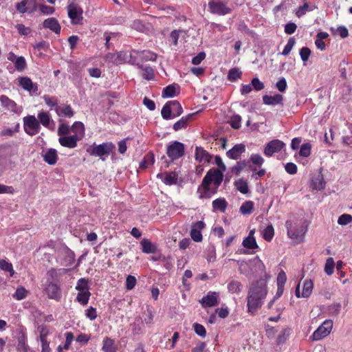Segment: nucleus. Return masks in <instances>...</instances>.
<instances>
[{"instance_id": "obj_40", "label": "nucleus", "mask_w": 352, "mask_h": 352, "mask_svg": "<svg viewBox=\"0 0 352 352\" xmlns=\"http://www.w3.org/2000/svg\"><path fill=\"white\" fill-rule=\"evenodd\" d=\"M242 76V72L236 67L232 68L229 70L228 74V80L231 82H234L240 79Z\"/></svg>"}, {"instance_id": "obj_53", "label": "nucleus", "mask_w": 352, "mask_h": 352, "mask_svg": "<svg viewBox=\"0 0 352 352\" xmlns=\"http://www.w3.org/2000/svg\"><path fill=\"white\" fill-rule=\"evenodd\" d=\"M14 63V67L18 72L23 71L27 67V63L23 56H19Z\"/></svg>"}, {"instance_id": "obj_14", "label": "nucleus", "mask_w": 352, "mask_h": 352, "mask_svg": "<svg viewBox=\"0 0 352 352\" xmlns=\"http://www.w3.org/2000/svg\"><path fill=\"white\" fill-rule=\"evenodd\" d=\"M46 294L49 298L59 301L62 297L59 285L55 283H50L45 288Z\"/></svg>"}, {"instance_id": "obj_64", "label": "nucleus", "mask_w": 352, "mask_h": 352, "mask_svg": "<svg viewBox=\"0 0 352 352\" xmlns=\"http://www.w3.org/2000/svg\"><path fill=\"white\" fill-rule=\"evenodd\" d=\"M251 85L252 89L256 91H261L265 87L263 82H261L258 78H252L251 81Z\"/></svg>"}, {"instance_id": "obj_35", "label": "nucleus", "mask_w": 352, "mask_h": 352, "mask_svg": "<svg viewBox=\"0 0 352 352\" xmlns=\"http://www.w3.org/2000/svg\"><path fill=\"white\" fill-rule=\"evenodd\" d=\"M243 289V285L238 280H232L228 285V290L232 294H240Z\"/></svg>"}, {"instance_id": "obj_62", "label": "nucleus", "mask_w": 352, "mask_h": 352, "mask_svg": "<svg viewBox=\"0 0 352 352\" xmlns=\"http://www.w3.org/2000/svg\"><path fill=\"white\" fill-rule=\"evenodd\" d=\"M352 222V216L349 214L340 215L338 220V223L341 226H345Z\"/></svg>"}, {"instance_id": "obj_18", "label": "nucleus", "mask_w": 352, "mask_h": 352, "mask_svg": "<svg viewBox=\"0 0 352 352\" xmlns=\"http://www.w3.org/2000/svg\"><path fill=\"white\" fill-rule=\"evenodd\" d=\"M0 102L3 107L13 113H19L21 111V109L18 107L16 103L6 96L3 95L0 96Z\"/></svg>"}, {"instance_id": "obj_36", "label": "nucleus", "mask_w": 352, "mask_h": 352, "mask_svg": "<svg viewBox=\"0 0 352 352\" xmlns=\"http://www.w3.org/2000/svg\"><path fill=\"white\" fill-rule=\"evenodd\" d=\"M234 186L242 194H247L249 192V186L246 180L241 178L234 182Z\"/></svg>"}, {"instance_id": "obj_44", "label": "nucleus", "mask_w": 352, "mask_h": 352, "mask_svg": "<svg viewBox=\"0 0 352 352\" xmlns=\"http://www.w3.org/2000/svg\"><path fill=\"white\" fill-rule=\"evenodd\" d=\"M254 210V203L252 201H245L240 207V212L243 214H249Z\"/></svg>"}, {"instance_id": "obj_47", "label": "nucleus", "mask_w": 352, "mask_h": 352, "mask_svg": "<svg viewBox=\"0 0 352 352\" xmlns=\"http://www.w3.org/2000/svg\"><path fill=\"white\" fill-rule=\"evenodd\" d=\"M291 329L288 327L283 328L277 337L278 344L284 343L289 337Z\"/></svg>"}, {"instance_id": "obj_21", "label": "nucleus", "mask_w": 352, "mask_h": 352, "mask_svg": "<svg viewBox=\"0 0 352 352\" xmlns=\"http://www.w3.org/2000/svg\"><path fill=\"white\" fill-rule=\"evenodd\" d=\"M19 85L25 91L30 93H36L38 91V85L33 83L28 77H21L19 78Z\"/></svg>"}, {"instance_id": "obj_19", "label": "nucleus", "mask_w": 352, "mask_h": 352, "mask_svg": "<svg viewBox=\"0 0 352 352\" xmlns=\"http://www.w3.org/2000/svg\"><path fill=\"white\" fill-rule=\"evenodd\" d=\"M136 53V56L133 60H136V61H140L141 63L142 62L146 61H155L157 58V54L153 52L148 50H143V51H137L135 52Z\"/></svg>"}, {"instance_id": "obj_31", "label": "nucleus", "mask_w": 352, "mask_h": 352, "mask_svg": "<svg viewBox=\"0 0 352 352\" xmlns=\"http://www.w3.org/2000/svg\"><path fill=\"white\" fill-rule=\"evenodd\" d=\"M193 115L194 113H190L186 116H183L179 120H178L173 124V129L175 131H177L181 129H186L187 127L188 122H189V120H190Z\"/></svg>"}, {"instance_id": "obj_42", "label": "nucleus", "mask_w": 352, "mask_h": 352, "mask_svg": "<svg viewBox=\"0 0 352 352\" xmlns=\"http://www.w3.org/2000/svg\"><path fill=\"white\" fill-rule=\"evenodd\" d=\"M60 124L58 128V135L60 137L67 136L66 135L69 134L71 132V126L66 123L63 122V120H59Z\"/></svg>"}, {"instance_id": "obj_26", "label": "nucleus", "mask_w": 352, "mask_h": 352, "mask_svg": "<svg viewBox=\"0 0 352 352\" xmlns=\"http://www.w3.org/2000/svg\"><path fill=\"white\" fill-rule=\"evenodd\" d=\"M283 100V96L279 94H274V96L264 95L263 96V102L267 105H276L282 103Z\"/></svg>"}, {"instance_id": "obj_29", "label": "nucleus", "mask_w": 352, "mask_h": 352, "mask_svg": "<svg viewBox=\"0 0 352 352\" xmlns=\"http://www.w3.org/2000/svg\"><path fill=\"white\" fill-rule=\"evenodd\" d=\"M142 251L145 254H153L157 251V245L148 239H143L140 243Z\"/></svg>"}, {"instance_id": "obj_9", "label": "nucleus", "mask_w": 352, "mask_h": 352, "mask_svg": "<svg viewBox=\"0 0 352 352\" xmlns=\"http://www.w3.org/2000/svg\"><path fill=\"white\" fill-rule=\"evenodd\" d=\"M67 10L72 23L74 25L81 24L83 19L82 8L76 4L70 3L67 6Z\"/></svg>"}, {"instance_id": "obj_7", "label": "nucleus", "mask_w": 352, "mask_h": 352, "mask_svg": "<svg viewBox=\"0 0 352 352\" xmlns=\"http://www.w3.org/2000/svg\"><path fill=\"white\" fill-rule=\"evenodd\" d=\"M184 144L175 141L167 146L166 154L172 161L182 157L184 155Z\"/></svg>"}, {"instance_id": "obj_23", "label": "nucleus", "mask_w": 352, "mask_h": 352, "mask_svg": "<svg viewBox=\"0 0 352 352\" xmlns=\"http://www.w3.org/2000/svg\"><path fill=\"white\" fill-rule=\"evenodd\" d=\"M245 265H248L251 267L254 268V270L251 272V274L254 273H260L262 274L265 272V267L262 261L258 258V256H256L252 261H250L248 263H245Z\"/></svg>"}, {"instance_id": "obj_4", "label": "nucleus", "mask_w": 352, "mask_h": 352, "mask_svg": "<svg viewBox=\"0 0 352 352\" xmlns=\"http://www.w3.org/2000/svg\"><path fill=\"white\" fill-rule=\"evenodd\" d=\"M208 180H209V176H205L197 189L199 199H209L217 192L218 189L211 185Z\"/></svg>"}, {"instance_id": "obj_17", "label": "nucleus", "mask_w": 352, "mask_h": 352, "mask_svg": "<svg viewBox=\"0 0 352 352\" xmlns=\"http://www.w3.org/2000/svg\"><path fill=\"white\" fill-rule=\"evenodd\" d=\"M245 152V145L243 144H237L226 152V155L230 159L239 160Z\"/></svg>"}, {"instance_id": "obj_39", "label": "nucleus", "mask_w": 352, "mask_h": 352, "mask_svg": "<svg viewBox=\"0 0 352 352\" xmlns=\"http://www.w3.org/2000/svg\"><path fill=\"white\" fill-rule=\"evenodd\" d=\"M169 102L171 106L173 118L179 117L183 112L180 103L177 100H170Z\"/></svg>"}, {"instance_id": "obj_58", "label": "nucleus", "mask_w": 352, "mask_h": 352, "mask_svg": "<svg viewBox=\"0 0 352 352\" xmlns=\"http://www.w3.org/2000/svg\"><path fill=\"white\" fill-rule=\"evenodd\" d=\"M241 117L239 115H234L229 121L230 125L234 129H239L241 127Z\"/></svg>"}, {"instance_id": "obj_13", "label": "nucleus", "mask_w": 352, "mask_h": 352, "mask_svg": "<svg viewBox=\"0 0 352 352\" xmlns=\"http://www.w3.org/2000/svg\"><path fill=\"white\" fill-rule=\"evenodd\" d=\"M37 118L40 125L42 124L43 126L49 129L50 130H54L55 123L54 120H52L50 113L41 111L38 113Z\"/></svg>"}, {"instance_id": "obj_28", "label": "nucleus", "mask_w": 352, "mask_h": 352, "mask_svg": "<svg viewBox=\"0 0 352 352\" xmlns=\"http://www.w3.org/2000/svg\"><path fill=\"white\" fill-rule=\"evenodd\" d=\"M325 181L324 179L323 175L320 173L314 176L311 179V187L317 190H323L325 188Z\"/></svg>"}, {"instance_id": "obj_60", "label": "nucleus", "mask_w": 352, "mask_h": 352, "mask_svg": "<svg viewBox=\"0 0 352 352\" xmlns=\"http://www.w3.org/2000/svg\"><path fill=\"white\" fill-rule=\"evenodd\" d=\"M311 149V144L309 143H305L300 146L299 155L302 157H307L310 155Z\"/></svg>"}, {"instance_id": "obj_52", "label": "nucleus", "mask_w": 352, "mask_h": 352, "mask_svg": "<svg viewBox=\"0 0 352 352\" xmlns=\"http://www.w3.org/2000/svg\"><path fill=\"white\" fill-rule=\"evenodd\" d=\"M274 235V230L272 224L267 226L263 231V237L267 241H270Z\"/></svg>"}, {"instance_id": "obj_5", "label": "nucleus", "mask_w": 352, "mask_h": 352, "mask_svg": "<svg viewBox=\"0 0 352 352\" xmlns=\"http://www.w3.org/2000/svg\"><path fill=\"white\" fill-rule=\"evenodd\" d=\"M23 128L27 134L33 136L40 131L41 125L34 116H28L23 118Z\"/></svg>"}, {"instance_id": "obj_63", "label": "nucleus", "mask_w": 352, "mask_h": 352, "mask_svg": "<svg viewBox=\"0 0 352 352\" xmlns=\"http://www.w3.org/2000/svg\"><path fill=\"white\" fill-rule=\"evenodd\" d=\"M247 165L248 162L245 160L239 161L236 165L232 168V172L235 174H239Z\"/></svg>"}, {"instance_id": "obj_37", "label": "nucleus", "mask_w": 352, "mask_h": 352, "mask_svg": "<svg viewBox=\"0 0 352 352\" xmlns=\"http://www.w3.org/2000/svg\"><path fill=\"white\" fill-rule=\"evenodd\" d=\"M179 89V86L176 84L169 85L166 87L162 91V96L166 98H172L177 96L176 89Z\"/></svg>"}, {"instance_id": "obj_15", "label": "nucleus", "mask_w": 352, "mask_h": 352, "mask_svg": "<svg viewBox=\"0 0 352 352\" xmlns=\"http://www.w3.org/2000/svg\"><path fill=\"white\" fill-rule=\"evenodd\" d=\"M80 140V137H78V135H72L60 137L58 142L62 146L74 148L77 146V143Z\"/></svg>"}, {"instance_id": "obj_1", "label": "nucleus", "mask_w": 352, "mask_h": 352, "mask_svg": "<svg viewBox=\"0 0 352 352\" xmlns=\"http://www.w3.org/2000/svg\"><path fill=\"white\" fill-rule=\"evenodd\" d=\"M267 293L266 284L263 280H257L250 285L247 296L248 312L254 314L261 307Z\"/></svg>"}, {"instance_id": "obj_8", "label": "nucleus", "mask_w": 352, "mask_h": 352, "mask_svg": "<svg viewBox=\"0 0 352 352\" xmlns=\"http://www.w3.org/2000/svg\"><path fill=\"white\" fill-rule=\"evenodd\" d=\"M208 7L212 14L226 15L231 12L228 3L223 0H213L208 3Z\"/></svg>"}, {"instance_id": "obj_3", "label": "nucleus", "mask_w": 352, "mask_h": 352, "mask_svg": "<svg viewBox=\"0 0 352 352\" xmlns=\"http://www.w3.org/2000/svg\"><path fill=\"white\" fill-rule=\"evenodd\" d=\"M115 148V145L111 142H106L100 144L94 143L87 147L86 151L91 156L99 157L102 160L104 156L107 157Z\"/></svg>"}, {"instance_id": "obj_57", "label": "nucleus", "mask_w": 352, "mask_h": 352, "mask_svg": "<svg viewBox=\"0 0 352 352\" xmlns=\"http://www.w3.org/2000/svg\"><path fill=\"white\" fill-rule=\"evenodd\" d=\"M43 99L45 104L50 108L54 107L55 109L58 107V100L55 97H52L49 95H44Z\"/></svg>"}, {"instance_id": "obj_48", "label": "nucleus", "mask_w": 352, "mask_h": 352, "mask_svg": "<svg viewBox=\"0 0 352 352\" xmlns=\"http://www.w3.org/2000/svg\"><path fill=\"white\" fill-rule=\"evenodd\" d=\"M177 175L175 172H170L166 175L163 182L166 185H173L177 183Z\"/></svg>"}, {"instance_id": "obj_27", "label": "nucleus", "mask_w": 352, "mask_h": 352, "mask_svg": "<svg viewBox=\"0 0 352 352\" xmlns=\"http://www.w3.org/2000/svg\"><path fill=\"white\" fill-rule=\"evenodd\" d=\"M195 160L199 162H209L210 155L201 146H197L195 148Z\"/></svg>"}, {"instance_id": "obj_25", "label": "nucleus", "mask_w": 352, "mask_h": 352, "mask_svg": "<svg viewBox=\"0 0 352 352\" xmlns=\"http://www.w3.org/2000/svg\"><path fill=\"white\" fill-rule=\"evenodd\" d=\"M132 333L134 336H139L143 333V320L140 316L135 318L134 321L130 324Z\"/></svg>"}, {"instance_id": "obj_32", "label": "nucleus", "mask_w": 352, "mask_h": 352, "mask_svg": "<svg viewBox=\"0 0 352 352\" xmlns=\"http://www.w3.org/2000/svg\"><path fill=\"white\" fill-rule=\"evenodd\" d=\"M213 211H220L224 212L228 207V203L224 198H218L212 201Z\"/></svg>"}, {"instance_id": "obj_12", "label": "nucleus", "mask_w": 352, "mask_h": 352, "mask_svg": "<svg viewBox=\"0 0 352 352\" xmlns=\"http://www.w3.org/2000/svg\"><path fill=\"white\" fill-rule=\"evenodd\" d=\"M219 294L215 292H209L208 294L204 296L200 300L201 306L204 308L214 307L218 304Z\"/></svg>"}, {"instance_id": "obj_55", "label": "nucleus", "mask_w": 352, "mask_h": 352, "mask_svg": "<svg viewBox=\"0 0 352 352\" xmlns=\"http://www.w3.org/2000/svg\"><path fill=\"white\" fill-rule=\"evenodd\" d=\"M335 263L333 258L329 257L327 259L324 265V272L328 275H331L334 272Z\"/></svg>"}, {"instance_id": "obj_46", "label": "nucleus", "mask_w": 352, "mask_h": 352, "mask_svg": "<svg viewBox=\"0 0 352 352\" xmlns=\"http://www.w3.org/2000/svg\"><path fill=\"white\" fill-rule=\"evenodd\" d=\"M78 292H89V288L88 287V281L84 278H80L76 284L75 287Z\"/></svg>"}, {"instance_id": "obj_10", "label": "nucleus", "mask_w": 352, "mask_h": 352, "mask_svg": "<svg viewBox=\"0 0 352 352\" xmlns=\"http://www.w3.org/2000/svg\"><path fill=\"white\" fill-rule=\"evenodd\" d=\"M285 146V144L279 140H273L267 143L264 148V154L271 157L273 154L280 151Z\"/></svg>"}, {"instance_id": "obj_24", "label": "nucleus", "mask_w": 352, "mask_h": 352, "mask_svg": "<svg viewBox=\"0 0 352 352\" xmlns=\"http://www.w3.org/2000/svg\"><path fill=\"white\" fill-rule=\"evenodd\" d=\"M55 111L57 116L59 117L70 118H72L74 115V111L69 104H63L58 106L55 109Z\"/></svg>"}, {"instance_id": "obj_11", "label": "nucleus", "mask_w": 352, "mask_h": 352, "mask_svg": "<svg viewBox=\"0 0 352 352\" xmlns=\"http://www.w3.org/2000/svg\"><path fill=\"white\" fill-rule=\"evenodd\" d=\"M205 176H209V180H208V182L217 189L223 179V173L219 169H210L207 172Z\"/></svg>"}, {"instance_id": "obj_59", "label": "nucleus", "mask_w": 352, "mask_h": 352, "mask_svg": "<svg viewBox=\"0 0 352 352\" xmlns=\"http://www.w3.org/2000/svg\"><path fill=\"white\" fill-rule=\"evenodd\" d=\"M28 294V291L23 287H21L17 288L15 293L12 295L13 298L16 300H21L24 299Z\"/></svg>"}, {"instance_id": "obj_22", "label": "nucleus", "mask_w": 352, "mask_h": 352, "mask_svg": "<svg viewBox=\"0 0 352 352\" xmlns=\"http://www.w3.org/2000/svg\"><path fill=\"white\" fill-rule=\"evenodd\" d=\"M43 28L50 29L56 34H59L60 32V25L56 18L51 17L45 19L43 23Z\"/></svg>"}, {"instance_id": "obj_43", "label": "nucleus", "mask_w": 352, "mask_h": 352, "mask_svg": "<svg viewBox=\"0 0 352 352\" xmlns=\"http://www.w3.org/2000/svg\"><path fill=\"white\" fill-rule=\"evenodd\" d=\"M171 106L170 104V102H167L162 107L161 111V115L163 119L164 120H170L173 118L172 114V109H170Z\"/></svg>"}, {"instance_id": "obj_6", "label": "nucleus", "mask_w": 352, "mask_h": 352, "mask_svg": "<svg viewBox=\"0 0 352 352\" xmlns=\"http://www.w3.org/2000/svg\"><path fill=\"white\" fill-rule=\"evenodd\" d=\"M333 327V321L331 320H324L318 328L314 331L311 336L312 340H320L327 337L331 332Z\"/></svg>"}, {"instance_id": "obj_54", "label": "nucleus", "mask_w": 352, "mask_h": 352, "mask_svg": "<svg viewBox=\"0 0 352 352\" xmlns=\"http://www.w3.org/2000/svg\"><path fill=\"white\" fill-rule=\"evenodd\" d=\"M33 2V0H23L16 4V8L19 13H25L28 10V5Z\"/></svg>"}, {"instance_id": "obj_34", "label": "nucleus", "mask_w": 352, "mask_h": 352, "mask_svg": "<svg viewBox=\"0 0 352 352\" xmlns=\"http://www.w3.org/2000/svg\"><path fill=\"white\" fill-rule=\"evenodd\" d=\"M65 258L63 259V265L69 267L71 266L75 261V254L69 248H66L64 251Z\"/></svg>"}, {"instance_id": "obj_38", "label": "nucleus", "mask_w": 352, "mask_h": 352, "mask_svg": "<svg viewBox=\"0 0 352 352\" xmlns=\"http://www.w3.org/2000/svg\"><path fill=\"white\" fill-rule=\"evenodd\" d=\"M314 284L311 280H306L303 283L302 291L301 293L302 298H308L311 294Z\"/></svg>"}, {"instance_id": "obj_2", "label": "nucleus", "mask_w": 352, "mask_h": 352, "mask_svg": "<svg viewBox=\"0 0 352 352\" xmlns=\"http://www.w3.org/2000/svg\"><path fill=\"white\" fill-rule=\"evenodd\" d=\"M287 230V235L292 239L298 241H302V239L307 232V226L302 220H296L295 221L288 220L285 223Z\"/></svg>"}, {"instance_id": "obj_30", "label": "nucleus", "mask_w": 352, "mask_h": 352, "mask_svg": "<svg viewBox=\"0 0 352 352\" xmlns=\"http://www.w3.org/2000/svg\"><path fill=\"white\" fill-rule=\"evenodd\" d=\"M43 160L50 165L55 164L58 160L56 150L54 148L48 149L43 155Z\"/></svg>"}, {"instance_id": "obj_45", "label": "nucleus", "mask_w": 352, "mask_h": 352, "mask_svg": "<svg viewBox=\"0 0 352 352\" xmlns=\"http://www.w3.org/2000/svg\"><path fill=\"white\" fill-rule=\"evenodd\" d=\"M91 296L90 292H78L76 296V301H78L82 306L88 304Z\"/></svg>"}, {"instance_id": "obj_56", "label": "nucleus", "mask_w": 352, "mask_h": 352, "mask_svg": "<svg viewBox=\"0 0 352 352\" xmlns=\"http://www.w3.org/2000/svg\"><path fill=\"white\" fill-rule=\"evenodd\" d=\"M296 44V40L294 37H291L289 38L287 43L285 46L283 52H281V54L283 56H287L288 55L291 51L292 50L294 46Z\"/></svg>"}, {"instance_id": "obj_41", "label": "nucleus", "mask_w": 352, "mask_h": 352, "mask_svg": "<svg viewBox=\"0 0 352 352\" xmlns=\"http://www.w3.org/2000/svg\"><path fill=\"white\" fill-rule=\"evenodd\" d=\"M27 337L23 333H21L17 339L16 349L19 351L26 352Z\"/></svg>"}, {"instance_id": "obj_50", "label": "nucleus", "mask_w": 352, "mask_h": 352, "mask_svg": "<svg viewBox=\"0 0 352 352\" xmlns=\"http://www.w3.org/2000/svg\"><path fill=\"white\" fill-rule=\"evenodd\" d=\"M242 245L244 248L251 250L258 248L255 238L245 237L243 241Z\"/></svg>"}, {"instance_id": "obj_20", "label": "nucleus", "mask_w": 352, "mask_h": 352, "mask_svg": "<svg viewBox=\"0 0 352 352\" xmlns=\"http://www.w3.org/2000/svg\"><path fill=\"white\" fill-rule=\"evenodd\" d=\"M132 64L136 65L139 69L142 70V76L147 80H153L154 78V70L152 67L148 66H144L140 61L136 60H132Z\"/></svg>"}, {"instance_id": "obj_16", "label": "nucleus", "mask_w": 352, "mask_h": 352, "mask_svg": "<svg viewBox=\"0 0 352 352\" xmlns=\"http://www.w3.org/2000/svg\"><path fill=\"white\" fill-rule=\"evenodd\" d=\"M204 227L205 223L202 221H199L193 223L190 230V236L194 241L201 242L202 241L203 236L201 231Z\"/></svg>"}, {"instance_id": "obj_61", "label": "nucleus", "mask_w": 352, "mask_h": 352, "mask_svg": "<svg viewBox=\"0 0 352 352\" xmlns=\"http://www.w3.org/2000/svg\"><path fill=\"white\" fill-rule=\"evenodd\" d=\"M250 161L254 165L261 166L265 160L259 154H252L250 157Z\"/></svg>"}, {"instance_id": "obj_51", "label": "nucleus", "mask_w": 352, "mask_h": 352, "mask_svg": "<svg viewBox=\"0 0 352 352\" xmlns=\"http://www.w3.org/2000/svg\"><path fill=\"white\" fill-rule=\"evenodd\" d=\"M0 269L9 272L10 276H13L14 274V270H13L12 263L6 260H0Z\"/></svg>"}, {"instance_id": "obj_33", "label": "nucleus", "mask_w": 352, "mask_h": 352, "mask_svg": "<svg viewBox=\"0 0 352 352\" xmlns=\"http://www.w3.org/2000/svg\"><path fill=\"white\" fill-rule=\"evenodd\" d=\"M71 131L74 132V135H78L82 139L85 135V126L82 122L76 121L74 122L71 126Z\"/></svg>"}, {"instance_id": "obj_49", "label": "nucleus", "mask_w": 352, "mask_h": 352, "mask_svg": "<svg viewBox=\"0 0 352 352\" xmlns=\"http://www.w3.org/2000/svg\"><path fill=\"white\" fill-rule=\"evenodd\" d=\"M113 344L114 341L112 339L107 337L103 340L102 350L104 352H115Z\"/></svg>"}]
</instances>
